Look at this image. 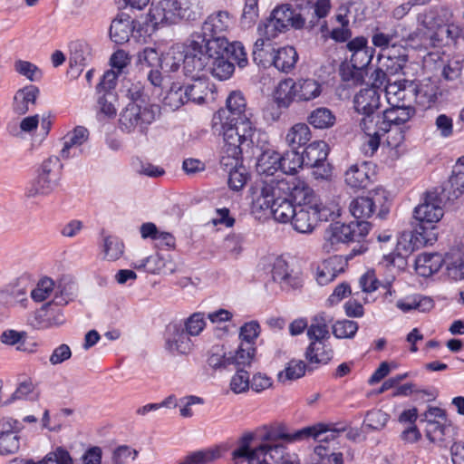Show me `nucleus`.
Masks as SVG:
<instances>
[{
	"label": "nucleus",
	"mask_w": 464,
	"mask_h": 464,
	"mask_svg": "<svg viewBox=\"0 0 464 464\" xmlns=\"http://www.w3.org/2000/svg\"><path fill=\"white\" fill-rule=\"evenodd\" d=\"M226 38L208 39L207 51L210 52L208 73L218 80H227L234 72V65L225 57Z\"/></svg>",
	"instance_id": "f8f14e48"
},
{
	"label": "nucleus",
	"mask_w": 464,
	"mask_h": 464,
	"mask_svg": "<svg viewBox=\"0 0 464 464\" xmlns=\"http://www.w3.org/2000/svg\"><path fill=\"white\" fill-rule=\"evenodd\" d=\"M89 138V131L85 127L77 126L68 131L62 139L63 147L61 156L64 159L70 157V150L82 145Z\"/></svg>",
	"instance_id": "72a5a7b5"
},
{
	"label": "nucleus",
	"mask_w": 464,
	"mask_h": 464,
	"mask_svg": "<svg viewBox=\"0 0 464 464\" xmlns=\"http://www.w3.org/2000/svg\"><path fill=\"white\" fill-rule=\"evenodd\" d=\"M185 10L179 0H158L150 5L147 21L157 29L178 24L184 17Z\"/></svg>",
	"instance_id": "9b49d317"
},
{
	"label": "nucleus",
	"mask_w": 464,
	"mask_h": 464,
	"mask_svg": "<svg viewBox=\"0 0 464 464\" xmlns=\"http://www.w3.org/2000/svg\"><path fill=\"white\" fill-rule=\"evenodd\" d=\"M416 247H419V245L414 239V234L411 232H403L397 239L394 251L385 255L384 258L390 264H393L395 257H403L411 254Z\"/></svg>",
	"instance_id": "e433bc0d"
},
{
	"label": "nucleus",
	"mask_w": 464,
	"mask_h": 464,
	"mask_svg": "<svg viewBox=\"0 0 464 464\" xmlns=\"http://www.w3.org/2000/svg\"><path fill=\"white\" fill-rule=\"evenodd\" d=\"M335 115L325 107H319L313 110L307 117V121L315 129H328L334 125Z\"/></svg>",
	"instance_id": "a18cd8bd"
},
{
	"label": "nucleus",
	"mask_w": 464,
	"mask_h": 464,
	"mask_svg": "<svg viewBox=\"0 0 464 464\" xmlns=\"http://www.w3.org/2000/svg\"><path fill=\"white\" fill-rule=\"evenodd\" d=\"M185 88L179 82H173L163 98L164 106L172 111L188 102Z\"/></svg>",
	"instance_id": "de8ad7c7"
},
{
	"label": "nucleus",
	"mask_w": 464,
	"mask_h": 464,
	"mask_svg": "<svg viewBox=\"0 0 464 464\" xmlns=\"http://www.w3.org/2000/svg\"><path fill=\"white\" fill-rule=\"evenodd\" d=\"M303 164H304L303 155L296 149H292L284 155L280 154V169L285 174L294 175Z\"/></svg>",
	"instance_id": "8fccbe9b"
},
{
	"label": "nucleus",
	"mask_w": 464,
	"mask_h": 464,
	"mask_svg": "<svg viewBox=\"0 0 464 464\" xmlns=\"http://www.w3.org/2000/svg\"><path fill=\"white\" fill-rule=\"evenodd\" d=\"M226 113L218 111L213 117V129L223 138L222 155L242 156L252 144L255 125L248 118L237 120L226 117Z\"/></svg>",
	"instance_id": "7ed1b4c3"
},
{
	"label": "nucleus",
	"mask_w": 464,
	"mask_h": 464,
	"mask_svg": "<svg viewBox=\"0 0 464 464\" xmlns=\"http://www.w3.org/2000/svg\"><path fill=\"white\" fill-rule=\"evenodd\" d=\"M230 16L227 12L218 11L208 17L202 26V35L207 39L220 38L216 36L228 30L230 26Z\"/></svg>",
	"instance_id": "6ab92c4d"
},
{
	"label": "nucleus",
	"mask_w": 464,
	"mask_h": 464,
	"mask_svg": "<svg viewBox=\"0 0 464 464\" xmlns=\"http://www.w3.org/2000/svg\"><path fill=\"white\" fill-rule=\"evenodd\" d=\"M444 259L439 253H421L415 259L414 268L416 273L423 277H428L442 267Z\"/></svg>",
	"instance_id": "aec40b11"
},
{
	"label": "nucleus",
	"mask_w": 464,
	"mask_h": 464,
	"mask_svg": "<svg viewBox=\"0 0 464 464\" xmlns=\"http://www.w3.org/2000/svg\"><path fill=\"white\" fill-rule=\"evenodd\" d=\"M285 178L282 179H271L265 181L259 193L255 197L253 200V207L260 210L271 209L274 218L280 223H291L294 214L295 213V202L293 204L292 201L288 200L285 197H291L292 189L289 191H280L278 195L272 197V193L267 191V188H276L283 180L288 179Z\"/></svg>",
	"instance_id": "423d86ee"
},
{
	"label": "nucleus",
	"mask_w": 464,
	"mask_h": 464,
	"mask_svg": "<svg viewBox=\"0 0 464 464\" xmlns=\"http://www.w3.org/2000/svg\"><path fill=\"white\" fill-rule=\"evenodd\" d=\"M444 215L442 199L436 192H428L414 209V218L420 223H437Z\"/></svg>",
	"instance_id": "ddd939ff"
},
{
	"label": "nucleus",
	"mask_w": 464,
	"mask_h": 464,
	"mask_svg": "<svg viewBox=\"0 0 464 464\" xmlns=\"http://www.w3.org/2000/svg\"><path fill=\"white\" fill-rule=\"evenodd\" d=\"M311 429L289 432L283 426L270 430L259 443L254 441L252 434L244 435L231 452L233 464H300L297 455L286 446L305 438Z\"/></svg>",
	"instance_id": "f257e3e1"
},
{
	"label": "nucleus",
	"mask_w": 464,
	"mask_h": 464,
	"mask_svg": "<svg viewBox=\"0 0 464 464\" xmlns=\"http://www.w3.org/2000/svg\"><path fill=\"white\" fill-rule=\"evenodd\" d=\"M256 355V348L252 343H241L235 352L228 353V360L231 365L237 369L250 366Z\"/></svg>",
	"instance_id": "ea45409f"
},
{
	"label": "nucleus",
	"mask_w": 464,
	"mask_h": 464,
	"mask_svg": "<svg viewBox=\"0 0 464 464\" xmlns=\"http://www.w3.org/2000/svg\"><path fill=\"white\" fill-rule=\"evenodd\" d=\"M20 436L14 430L0 432V456L15 454L20 449Z\"/></svg>",
	"instance_id": "5fc2aeb1"
},
{
	"label": "nucleus",
	"mask_w": 464,
	"mask_h": 464,
	"mask_svg": "<svg viewBox=\"0 0 464 464\" xmlns=\"http://www.w3.org/2000/svg\"><path fill=\"white\" fill-rule=\"evenodd\" d=\"M137 269H144L152 274L170 275L177 269L175 262L169 256H150L134 265Z\"/></svg>",
	"instance_id": "a211bd4d"
},
{
	"label": "nucleus",
	"mask_w": 464,
	"mask_h": 464,
	"mask_svg": "<svg viewBox=\"0 0 464 464\" xmlns=\"http://www.w3.org/2000/svg\"><path fill=\"white\" fill-rule=\"evenodd\" d=\"M369 231L370 223L366 221L333 223L324 231L323 249L327 253L336 250L341 244L361 240Z\"/></svg>",
	"instance_id": "6e6552de"
},
{
	"label": "nucleus",
	"mask_w": 464,
	"mask_h": 464,
	"mask_svg": "<svg viewBox=\"0 0 464 464\" xmlns=\"http://www.w3.org/2000/svg\"><path fill=\"white\" fill-rule=\"evenodd\" d=\"M385 95L390 105L411 104L414 98V88L406 87L401 82H389L385 87Z\"/></svg>",
	"instance_id": "5701e85b"
},
{
	"label": "nucleus",
	"mask_w": 464,
	"mask_h": 464,
	"mask_svg": "<svg viewBox=\"0 0 464 464\" xmlns=\"http://www.w3.org/2000/svg\"><path fill=\"white\" fill-rule=\"evenodd\" d=\"M249 388V373L243 369H237L230 381L231 391L236 394H240L247 392Z\"/></svg>",
	"instance_id": "0e129e2a"
},
{
	"label": "nucleus",
	"mask_w": 464,
	"mask_h": 464,
	"mask_svg": "<svg viewBox=\"0 0 464 464\" xmlns=\"http://www.w3.org/2000/svg\"><path fill=\"white\" fill-rule=\"evenodd\" d=\"M297 102H310L318 98L323 91L322 84L314 78H299L295 81Z\"/></svg>",
	"instance_id": "a878e982"
},
{
	"label": "nucleus",
	"mask_w": 464,
	"mask_h": 464,
	"mask_svg": "<svg viewBox=\"0 0 464 464\" xmlns=\"http://www.w3.org/2000/svg\"><path fill=\"white\" fill-rule=\"evenodd\" d=\"M358 330V324L354 321H338L333 325V334L336 338H352Z\"/></svg>",
	"instance_id": "338daca9"
},
{
	"label": "nucleus",
	"mask_w": 464,
	"mask_h": 464,
	"mask_svg": "<svg viewBox=\"0 0 464 464\" xmlns=\"http://www.w3.org/2000/svg\"><path fill=\"white\" fill-rule=\"evenodd\" d=\"M346 266L347 260L343 256H333L324 260L316 268V282L321 285L331 283L345 270Z\"/></svg>",
	"instance_id": "dca6fc26"
},
{
	"label": "nucleus",
	"mask_w": 464,
	"mask_h": 464,
	"mask_svg": "<svg viewBox=\"0 0 464 464\" xmlns=\"http://www.w3.org/2000/svg\"><path fill=\"white\" fill-rule=\"evenodd\" d=\"M298 60V54L292 46H285L276 50L272 65L278 71L289 72L294 69Z\"/></svg>",
	"instance_id": "f704fd0d"
},
{
	"label": "nucleus",
	"mask_w": 464,
	"mask_h": 464,
	"mask_svg": "<svg viewBox=\"0 0 464 464\" xmlns=\"http://www.w3.org/2000/svg\"><path fill=\"white\" fill-rule=\"evenodd\" d=\"M414 99L420 106L430 107L436 101L435 87L431 84H426L417 90L414 88Z\"/></svg>",
	"instance_id": "680f3d73"
},
{
	"label": "nucleus",
	"mask_w": 464,
	"mask_h": 464,
	"mask_svg": "<svg viewBox=\"0 0 464 464\" xmlns=\"http://www.w3.org/2000/svg\"><path fill=\"white\" fill-rule=\"evenodd\" d=\"M280 169V153L274 150H264L257 158L256 170L265 176H273Z\"/></svg>",
	"instance_id": "c9c22d12"
},
{
	"label": "nucleus",
	"mask_w": 464,
	"mask_h": 464,
	"mask_svg": "<svg viewBox=\"0 0 464 464\" xmlns=\"http://www.w3.org/2000/svg\"><path fill=\"white\" fill-rule=\"evenodd\" d=\"M54 292V282L50 277L39 280L36 286L31 292V297L35 302H44Z\"/></svg>",
	"instance_id": "052dcab7"
},
{
	"label": "nucleus",
	"mask_w": 464,
	"mask_h": 464,
	"mask_svg": "<svg viewBox=\"0 0 464 464\" xmlns=\"http://www.w3.org/2000/svg\"><path fill=\"white\" fill-rule=\"evenodd\" d=\"M273 99L279 108L284 109L297 102L295 80L287 78L280 81L273 92Z\"/></svg>",
	"instance_id": "cd10ccee"
},
{
	"label": "nucleus",
	"mask_w": 464,
	"mask_h": 464,
	"mask_svg": "<svg viewBox=\"0 0 464 464\" xmlns=\"http://www.w3.org/2000/svg\"><path fill=\"white\" fill-rule=\"evenodd\" d=\"M334 357V351L328 342L310 343L304 352V358L309 364H326Z\"/></svg>",
	"instance_id": "393cba45"
},
{
	"label": "nucleus",
	"mask_w": 464,
	"mask_h": 464,
	"mask_svg": "<svg viewBox=\"0 0 464 464\" xmlns=\"http://www.w3.org/2000/svg\"><path fill=\"white\" fill-rule=\"evenodd\" d=\"M186 44H173L160 60V67L167 72H177L181 63L185 64Z\"/></svg>",
	"instance_id": "2f4dec72"
},
{
	"label": "nucleus",
	"mask_w": 464,
	"mask_h": 464,
	"mask_svg": "<svg viewBox=\"0 0 464 464\" xmlns=\"http://www.w3.org/2000/svg\"><path fill=\"white\" fill-rule=\"evenodd\" d=\"M99 110L107 117H114L117 113L118 98L111 92H105L98 101Z\"/></svg>",
	"instance_id": "e2e57ef3"
},
{
	"label": "nucleus",
	"mask_w": 464,
	"mask_h": 464,
	"mask_svg": "<svg viewBox=\"0 0 464 464\" xmlns=\"http://www.w3.org/2000/svg\"><path fill=\"white\" fill-rule=\"evenodd\" d=\"M192 83L185 87L188 101L200 104L213 92V84L208 77L193 78Z\"/></svg>",
	"instance_id": "c756f323"
},
{
	"label": "nucleus",
	"mask_w": 464,
	"mask_h": 464,
	"mask_svg": "<svg viewBox=\"0 0 464 464\" xmlns=\"http://www.w3.org/2000/svg\"><path fill=\"white\" fill-rule=\"evenodd\" d=\"M63 165L58 156H50L40 165L36 177L25 187L26 198L47 197L62 185Z\"/></svg>",
	"instance_id": "20e7f679"
},
{
	"label": "nucleus",
	"mask_w": 464,
	"mask_h": 464,
	"mask_svg": "<svg viewBox=\"0 0 464 464\" xmlns=\"http://www.w3.org/2000/svg\"><path fill=\"white\" fill-rule=\"evenodd\" d=\"M396 306L403 313L418 310L421 313L430 312L434 307V301L429 296L412 295L399 300Z\"/></svg>",
	"instance_id": "473e14b6"
},
{
	"label": "nucleus",
	"mask_w": 464,
	"mask_h": 464,
	"mask_svg": "<svg viewBox=\"0 0 464 464\" xmlns=\"http://www.w3.org/2000/svg\"><path fill=\"white\" fill-rule=\"evenodd\" d=\"M311 139V130L305 123H295L285 135V142L292 149H299L305 145Z\"/></svg>",
	"instance_id": "a19ab883"
},
{
	"label": "nucleus",
	"mask_w": 464,
	"mask_h": 464,
	"mask_svg": "<svg viewBox=\"0 0 464 464\" xmlns=\"http://www.w3.org/2000/svg\"><path fill=\"white\" fill-rule=\"evenodd\" d=\"M75 289V283L68 276H63L57 282H54V300L56 304H67L73 296Z\"/></svg>",
	"instance_id": "09e8293b"
},
{
	"label": "nucleus",
	"mask_w": 464,
	"mask_h": 464,
	"mask_svg": "<svg viewBox=\"0 0 464 464\" xmlns=\"http://www.w3.org/2000/svg\"><path fill=\"white\" fill-rule=\"evenodd\" d=\"M208 39L199 33L190 35L186 44L184 72L188 77H208L210 52L207 51Z\"/></svg>",
	"instance_id": "0eeeda50"
},
{
	"label": "nucleus",
	"mask_w": 464,
	"mask_h": 464,
	"mask_svg": "<svg viewBox=\"0 0 464 464\" xmlns=\"http://www.w3.org/2000/svg\"><path fill=\"white\" fill-rule=\"evenodd\" d=\"M289 189H292L291 198L295 202V213L290 224L296 232L310 234L320 222L328 220L334 214L306 182L294 176L278 183L274 190L267 188L265 192L269 191L275 196L280 191H289Z\"/></svg>",
	"instance_id": "f03ea898"
},
{
	"label": "nucleus",
	"mask_w": 464,
	"mask_h": 464,
	"mask_svg": "<svg viewBox=\"0 0 464 464\" xmlns=\"http://www.w3.org/2000/svg\"><path fill=\"white\" fill-rule=\"evenodd\" d=\"M132 21L129 17L116 18L111 22L110 27L111 39L116 44H124L132 34Z\"/></svg>",
	"instance_id": "79ce46f5"
},
{
	"label": "nucleus",
	"mask_w": 464,
	"mask_h": 464,
	"mask_svg": "<svg viewBox=\"0 0 464 464\" xmlns=\"http://www.w3.org/2000/svg\"><path fill=\"white\" fill-rule=\"evenodd\" d=\"M310 429L313 430V431L307 433L305 437H313L320 443L319 445L335 447L337 444L336 440L340 432L339 430H329L322 427L319 429L315 427Z\"/></svg>",
	"instance_id": "13d9d810"
},
{
	"label": "nucleus",
	"mask_w": 464,
	"mask_h": 464,
	"mask_svg": "<svg viewBox=\"0 0 464 464\" xmlns=\"http://www.w3.org/2000/svg\"><path fill=\"white\" fill-rule=\"evenodd\" d=\"M306 334L310 343L328 342L330 338L328 325L325 319L322 315H317L313 318L312 323L308 325Z\"/></svg>",
	"instance_id": "49530a36"
},
{
	"label": "nucleus",
	"mask_w": 464,
	"mask_h": 464,
	"mask_svg": "<svg viewBox=\"0 0 464 464\" xmlns=\"http://www.w3.org/2000/svg\"><path fill=\"white\" fill-rule=\"evenodd\" d=\"M328 145L324 140H316L310 143L304 150L303 158L305 165L316 167L326 160L328 155Z\"/></svg>",
	"instance_id": "4c0bfd02"
},
{
	"label": "nucleus",
	"mask_w": 464,
	"mask_h": 464,
	"mask_svg": "<svg viewBox=\"0 0 464 464\" xmlns=\"http://www.w3.org/2000/svg\"><path fill=\"white\" fill-rule=\"evenodd\" d=\"M449 183L454 197L458 198L464 192V156L454 165Z\"/></svg>",
	"instance_id": "6e6d98bb"
},
{
	"label": "nucleus",
	"mask_w": 464,
	"mask_h": 464,
	"mask_svg": "<svg viewBox=\"0 0 464 464\" xmlns=\"http://www.w3.org/2000/svg\"><path fill=\"white\" fill-rule=\"evenodd\" d=\"M363 3L362 0H345L336 10L335 20L343 27H347L351 20L361 19L363 14Z\"/></svg>",
	"instance_id": "4be33fe9"
},
{
	"label": "nucleus",
	"mask_w": 464,
	"mask_h": 464,
	"mask_svg": "<svg viewBox=\"0 0 464 464\" xmlns=\"http://www.w3.org/2000/svg\"><path fill=\"white\" fill-rule=\"evenodd\" d=\"M377 208L381 218L389 212L388 193L382 188L371 190L365 197L353 198L349 205V211L356 219H364L372 217Z\"/></svg>",
	"instance_id": "9d476101"
},
{
	"label": "nucleus",
	"mask_w": 464,
	"mask_h": 464,
	"mask_svg": "<svg viewBox=\"0 0 464 464\" xmlns=\"http://www.w3.org/2000/svg\"><path fill=\"white\" fill-rule=\"evenodd\" d=\"M70 63L78 66L86 65L92 59V48L89 43L77 40L70 44Z\"/></svg>",
	"instance_id": "c03bdc74"
},
{
	"label": "nucleus",
	"mask_w": 464,
	"mask_h": 464,
	"mask_svg": "<svg viewBox=\"0 0 464 464\" xmlns=\"http://www.w3.org/2000/svg\"><path fill=\"white\" fill-rule=\"evenodd\" d=\"M315 464H343V454L336 447L318 445L314 449Z\"/></svg>",
	"instance_id": "3c124183"
},
{
	"label": "nucleus",
	"mask_w": 464,
	"mask_h": 464,
	"mask_svg": "<svg viewBox=\"0 0 464 464\" xmlns=\"http://www.w3.org/2000/svg\"><path fill=\"white\" fill-rule=\"evenodd\" d=\"M158 114L157 105L146 101L130 102L120 113L119 128L127 134L145 136Z\"/></svg>",
	"instance_id": "39448f33"
},
{
	"label": "nucleus",
	"mask_w": 464,
	"mask_h": 464,
	"mask_svg": "<svg viewBox=\"0 0 464 464\" xmlns=\"http://www.w3.org/2000/svg\"><path fill=\"white\" fill-rule=\"evenodd\" d=\"M272 278L282 287L297 288L302 284L301 272L291 267L283 257H277L274 261Z\"/></svg>",
	"instance_id": "2eb2a0df"
},
{
	"label": "nucleus",
	"mask_w": 464,
	"mask_h": 464,
	"mask_svg": "<svg viewBox=\"0 0 464 464\" xmlns=\"http://www.w3.org/2000/svg\"><path fill=\"white\" fill-rule=\"evenodd\" d=\"M220 164L228 173L229 188L235 191L242 189L249 177L246 168L242 163V156L222 155Z\"/></svg>",
	"instance_id": "4468645a"
},
{
	"label": "nucleus",
	"mask_w": 464,
	"mask_h": 464,
	"mask_svg": "<svg viewBox=\"0 0 464 464\" xmlns=\"http://www.w3.org/2000/svg\"><path fill=\"white\" fill-rule=\"evenodd\" d=\"M306 364L302 360L293 359L285 365V369L278 372V382H285L302 378L305 374Z\"/></svg>",
	"instance_id": "603ef678"
},
{
	"label": "nucleus",
	"mask_w": 464,
	"mask_h": 464,
	"mask_svg": "<svg viewBox=\"0 0 464 464\" xmlns=\"http://www.w3.org/2000/svg\"><path fill=\"white\" fill-rule=\"evenodd\" d=\"M270 16L283 31L290 25L295 28H301L304 24V19L300 14H295L289 5L276 7Z\"/></svg>",
	"instance_id": "412c9836"
},
{
	"label": "nucleus",
	"mask_w": 464,
	"mask_h": 464,
	"mask_svg": "<svg viewBox=\"0 0 464 464\" xmlns=\"http://www.w3.org/2000/svg\"><path fill=\"white\" fill-rule=\"evenodd\" d=\"M388 130V125L381 114L362 116L357 121L356 130L362 151L366 156H373L381 145L385 131Z\"/></svg>",
	"instance_id": "1a4fd4ad"
},
{
	"label": "nucleus",
	"mask_w": 464,
	"mask_h": 464,
	"mask_svg": "<svg viewBox=\"0 0 464 464\" xmlns=\"http://www.w3.org/2000/svg\"><path fill=\"white\" fill-rule=\"evenodd\" d=\"M390 416L382 410L374 409L367 412L364 419V427L372 430H381L383 429Z\"/></svg>",
	"instance_id": "4d7b16f0"
},
{
	"label": "nucleus",
	"mask_w": 464,
	"mask_h": 464,
	"mask_svg": "<svg viewBox=\"0 0 464 464\" xmlns=\"http://www.w3.org/2000/svg\"><path fill=\"white\" fill-rule=\"evenodd\" d=\"M26 337L27 333L24 331L6 329L0 334V342L7 346H16L17 351L33 353L34 352L35 344H33L31 348L25 346Z\"/></svg>",
	"instance_id": "37998d69"
},
{
	"label": "nucleus",
	"mask_w": 464,
	"mask_h": 464,
	"mask_svg": "<svg viewBox=\"0 0 464 464\" xmlns=\"http://www.w3.org/2000/svg\"><path fill=\"white\" fill-rule=\"evenodd\" d=\"M276 49L270 41L258 38L253 48L254 62L263 67L272 65Z\"/></svg>",
	"instance_id": "58836bf2"
},
{
	"label": "nucleus",
	"mask_w": 464,
	"mask_h": 464,
	"mask_svg": "<svg viewBox=\"0 0 464 464\" xmlns=\"http://www.w3.org/2000/svg\"><path fill=\"white\" fill-rule=\"evenodd\" d=\"M218 111H224L226 117L242 120L243 117L251 120L252 113L246 110V103L244 96L239 92H232L227 99V108Z\"/></svg>",
	"instance_id": "7c9ffc66"
},
{
	"label": "nucleus",
	"mask_w": 464,
	"mask_h": 464,
	"mask_svg": "<svg viewBox=\"0 0 464 464\" xmlns=\"http://www.w3.org/2000/svg\"><path fill=\"white\" fill-rule=\"evenodd\" d=\"M258 17V0H246L243 13L241 15V24L244 27H250L255 24Z\"/></svg>",
	"instance_id": "774afa93"
},
{
	"label": "nucleus",
	"mask_w": 464,
	"mask_h": 464,
	"mask_svg": "<svg viewBox=\"0 0 464 464\" xmlns=\"http://www.w3.org/2000/svg\"><path fill=\"white\" fill-rule=\"evenodd\" d=\"M354 108L362 116L377 114L380 107V93L376 88L371 87L361 90L353 100Z\"/></svg>",
	"instance_id": "f3484780"
},
{
	"label": "nucleus",
	"mask_w": 464,
	"mask_h": 464,
	"mask_svg": "<svg viewBox=\"0 0 464 464\" xmlns=\"http://www.w3.org/2000/svg\"><path fill=\"white\" fill-rule=\"evenodd\" d=\"M369 172L370 168L367 163L353 164L345 171L344 181L353 188H363L371 181Z\"/></svg>",
	"instance_id": "c85d7f7f"
},
{
	"label": "nucleus",
	"mask_w": 464,
	"mask_h": 464,
	"mask_svg": "<svg viewBox=\"0 0 464 464\" xmlns=\"http://www.w3.org/2000/svg\"><path fill=\"white\" fill-rule=\"evenodd\" d=\"M415 114V109L411 104L391 105L381 115L388 125L400 127Z\"/></svg>",
	"instance_id": "b1692460"
},
{
	"label": "nucleus",
	"mask_w": 464,
	"mask_h": 464,
	"mask_svg": "<svg viewBox=\"0 0 464 464\" xmlns=\"http://www.w3.org/2000/svg\"><path fill=\"white\" fill-rule=\"evenodd\" d=\"M450 431V425L445 420L430 422L426 424L425 432L426 437L431 442H441L445 440V436Z\"/></svg>",
	"instance_id": "bf43d9fd"
},
{
	"label": "nucleus",
	"mask_w": 464,
	"mask_h": 464,
	"mask_svg": "<svg viewBox=\"0 0 464 464\" xmlns=\"http://www.w3.org/2000/svg\"><path fill=\"white\" fill-rule=\"evenodd\" d=\"M124 253L123 243L116 237L107 236L102 244V258L107 261H116Z\"/></svg>",
	"instance_id": "864d4df0"
},
{
	"label": "nucleus",
	"mask_w": 464,
	"mask_h": 464,
	"mask_svg": "<svg viewBox=\"0 0 464 464\" xmlns=\"http://www.w3.org/2000/svg\"><path fill=\"white\" fill-rule=\"evenodd\" d=\"M14 70L31 82L37 81L42 77L41 70L34 63L18 60L14 63Z\"/></svg>",
	"instance_id": "69168bd1"
},
{
	"label": "nucleus",
	"mask_w": 464,
	"mask_h": 464,
	"mask_svg": "<svg viewBox=\"0 0 464 464\" xmlns=\"http://www.w3.org/2000/svg\"><path fill=\"white\" fill-rule=\"evenodd\" d=\"M40 91L34 85H28L16 92L14 97V110L18 114H25L36 103Z\"/></svg>",
	"instance_id": "bb28decb"
}]
</instances>
